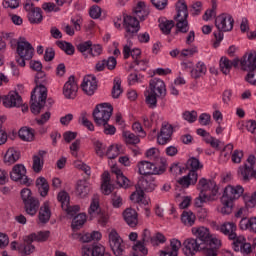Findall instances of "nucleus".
I'll return each instance as SVG.
<instances>
[{
  "label": "nucleus",
  "mask_w": 256,
  "mask_h": 256,
  "mask_svg": "<svg viewBox=\"0 0 256 256\" xmlns=\"http://www.w3.org/2000/svg\"><path fill=\"white\" fill-rule=\"evenodd\" d=\"M88 213L93 219L94 217L98 218L99 223H102V225H107V215L101 210V206L99 204V197L94 196L92 198L90 207L88 209Z\"/></svg>",
  "instance_id": "nucleus-15"
},
{
  "label": "nucleus",
  "mask_w": 256,
  "mask_h": 256,
  "mask_svg": "<svg viewBox=\"0 0 256 256\" xmlns=\"http://www.w3.org/2000/svg\"><path fill=\"white\" fill-rule=\"evenodd\" d=\"M243 193H245V188L241 185H228L225 188V214L230 215L233 213V208L235 207V201L239 200Z\"/></svg>",
  "instance_id": "nucleus-7"
},
{
  "label": "nucleus",
  "mask_w": 256,
  "mask_h": 256,
  "mask_svg": "<svg viewBox=\"0 0 256 256\" xmlns=\"http://www.w3.org/2000/svg\"><path fill=\"white\" fill-rule=\"evenodd\" d=\"M149 15V9L145 5V2H138L134 8V16H124V27L126 29V37H133V35L139 33L141 26L139 20L145 21Z\"/></svg>",
  "instance_id": "nucleus-1"
},
{
  "label": "nucleus",
  "mask_w": 256,
  "mask_h": 256,
  "mask_svg": "<svg viewBox=\"0 0 256 256\" xmlns=\"http://www.w3.org/2000/svg\"><path fill=\"white\" fill-rule=\"evenodd\" d=\"M74 166L76 167V169H80V171H83L85 173V175H91V167H89V165L83 163V161L80 160H76L74 162Z\"/></svg>",
  "instance_id": "nucleus-57"
},
{
  "label": "nucleus",
  "mask_w": 256,
  "mask_h": 256,
  "mask_svg": "<svg viewBox=\"0 0 256 256\" xmlns=\"http://www.w3.org/2000/svg\"><path fill=\"white\" fill-rule=\"evenodd\" d=\"M249 73L245 77L247 83L250 85H256V68L248 70Z\"/></svg>",
  "instance_id": "nucleus-62"
},
{
  "label": "nucleus",
  "mask_w": 256,
  "mask_h": 256,
  "mask_svg": "<svg viewBox=\"0 0 256 256\" xmlns=\"http://www.w3.org/2000/svg\"><path fill=\"white\" fill-rule=\"evenodd\" d=\"M33 53H35V49L31 43L22 40L17 43V54L19 57H25V59H33Z\"/></svg>",
  "instance_id": "nucleus-25"
},
{
  "label": "nucleus",
  "mask_w": 256,
  "mask_h": 256,
  "mask_svg": "<svg viewBox=\"0 0 256 256\" xmlns=\"http://www.w3.org/2000/svg\"><path fill=\"white\" fill-rule=\"evenodd\" d=\"M176 16L174 17L176 21V29L179 33L189 32V22L187 17H189V12L187 10V4L185 1H178L176 3Z\"/></svg>",
  "instance_id": "nucleus-10"
},
{
  "label": "nucleus",
  "mask_w": 256,
  "mask_h": 256,
  "mask_svg": "<svg viewBox=\"0 0 256 256\" xmlns=\"http://www.w3.org/2000/svg\"><path fill=\"white\" fill-rule=\"evenodd\" d=\"M82 256H111L105 252V246L99 243L84 244L82 246Z\"/></svg>",
  "instance_id": "nucleus-18"
},
{
  "label": "nucleus",
  "mask_w": 256,
  "mask_h": 256,
  "mask_svg": "<svg viewBox=\"0 0 256 256\" xmlns=\"http://www.w3.org/2000/svg\"><path fill=\"white\" fill-rule=\"evenodd\" d=\"M192 233L195 235L197 241L202 243L206 248L205 256H217L219 248L221 247V240L211 235L208 228L203 226L192 228Z\"/></svg>",
  "instance_id": "nucleus-2"
},
{
  "label": "nucleus",
  "mask_w": 256,
  "mask_h": 256,
  "mask_svg": "<svg viewBox=\"0 0 256 256\" xmlns=\"http://www.w3.org/2000/svg\"><path fill=\"white\" fill-rule=\"evenodd\" d=\"M199 175L195 171H189L186 176H183L177 181L176 187H181L182 189H189L191 185H195L197 183V179Z\"/></svg>",
  "instance_id": "nucleus-27"
},
{
  "label": "nucleus",
  "mask_w": 256,
  "mask_h": 256,
  "mask_svg": "<svg viewBox=\"0 0 256 256\" xmlns=\"http://www.w3.org/2000/svg\"><path fill=\"white\" fill-rule=\"evenodd\" d=\"M31 106L30 109L34 115H39L41 109L45 107L47 103V88L44 85H40L34 89L31 93Z\"/></svg>",
  "instance_id": "nucleus-8"
},
{
  "label": "nucleus",
  "mask_w": 256,
  "mask_h": 256,
  "mask_svg": "<svg viewBox=\"0 0 256 256\" xmlns=\"http://www.w3.org/2000/svg\"><path fill=\"white\" fill-rule=\"evenodd\" d=\"M113 115V106L109 103L98 104L93 111V118L96 125H107Z\"/></svg>",
  "instance_id": "nucleus-11"
},
{
  "label": "nucleus",
  "mask_w": 256,
  "mask_h": 256,
  "mask_svg": "<svg viewBox=\"0 0 256 256\" xmlns=\"http://www.w3.org/2000/svg\"><path fill=\"white\" fill-rule=\"evenodd\" d=\"M140 136L135 135L133 132L130 131H124L123 132V138L125 140V143L127 145H137L141 142V139H139Z\"/></svg>",
  "instance_id": "nucleus-45"
},
{
  "label": "nucleus",
  "mask_w": 256,
  "mask_h": 256,
  "mask_svg": "<svg viewBox=\"0 0 256 256\" xmlns=\"http://www.w3.org/2000/svg\"><path fill=\"white\" fill-rule=\"evenodd\" d=\"M108 239L110 248L112 249L114 255H123V252L125 251V242H123V238L119 236V233H117L116 230H111L108 235Z\"/></svg>",
  "instance_id": "nucleus-14"
},
{
  "label": "nucleus",
  "mask_w": 256,
  "mask_h": 256,
  "mask_svg": "<svg viewBox=\"0 0 256 256\" xmlns=\"http://www.w3.org/2000/svg\"><path fill=\"white\" fill-rule=\"evenodd\" d=\"M24 9L27 12L29 23L39 25V23L43 22V10L41 8L35 7L31 3H26Z\"/></svg>",
  "instance_id": "nucleus-17"
},
{
  "label": "nucleus",
  "mask_w": 256,
  "mask_h": 256,
  "mask_svg": "<svg viewBox=\"0 0 256 256\" xmlns=\"http://www.w3.org/2000/svg\"><path fill=\"white\" fill-rule=\"evenodd\" d=\"M173 135V126L171 124L164 123L160 133L157 136V141L159 145H167L171 141V136Z\"/></svg>",
  "instance_id": "nucleus-26"
},
{
  "label": "nucleus",
  "mask_w": 256,
  "mask_h": 256,
  "mask_svg": "<svg viewBox=\"0 0 256 256\" xmlns=\"http://www.w3.org/2000/svg\"><path fill=\"white\" fill-rule=\"evenodd\" d=\"M123 55H124V59H129L130 57H132L134 61H137V59L141 57V49L139 48L131 49L129 45H125L123 48Z\"/></svg>",
  "instance_id": "nucleus-38"
},
{
  "label": "nucleus",
  "mask_w": 256,
  "mask_h": 256,
  "mask_svg": "<svg viewBox=\"0 0 256 256\" xmlns=\"http://www.w3.org/2000/svg\"><path fill=\"white\" fill-rule=\"evenodd\" d=\"M85 221H87V215L81 213L75 216L72 220V229H79L85 225Z\"/></svg>",
  "instance_id": "nucleus-48"
},
{
  "label": "nucleus",
  "mask_w": 256,
  "mask_h": 256,
  "mask_svg": "<svg viewBox=\"0 0 256 256\" xmlns=\"http://www.w3.org/2000/svg\"><path fill=\"white\" fill-rule=\"evenodd\" d=\"M36 187H38L41 197H47L49 193V183H47V179L39 177L36 180Z\"/></svg>",
  "instance_id": "nucleus-40"
},
{
  "label": "nucleus",
  "mask_w": 256,
  "mask_h": 256,
  "mask_svg": "<svg viewBox=\"0 0 256 256\" xmlns=\"http://www.w3.org/2000/svg\"><path fill=\"white\" fill-rule=\"evenodd\" d=\"M18 135L22 141H33V139H35V130L28 127H22L19 130Z\"/></svg>",
  "instance_id": "nucleus-41"
},
{
  "label": "nucleus",
  "mask_w": 256,
  "mask_h": 256,
  "mask_svg": "<svg viewBox=\"0 0 256 256\" xmlns=\"http://www.w3.org/2000/svg\"><path fill=\"white\" fill-rule=\"evenodd\" d=\"M138 173L140 175H159V170L154 162L141 161L138 163Z\"/></svg>",
  "instance_id": "nucleus-28"
},
{
  "label": "nucleus",
  "mask_w": 256,
  "mask_h": 256,
  "mask_svg": "<svg viewBox=\"0 0 256 256\" xmlns=\"http://www.w3.org/2000/svg\"><path fill=\"white\" fill-rule=\"evenodd\" d=\"M20 195L24 203L26 213L31 216L35 215L37 211H39V199L31 195V189L29 188H23Z\"/></svg>",
  "instance_id": "nucleus-12"
},
{
  "label": "nucleus",
  "mask_w": 256,
  "mask_h": 256,
  "mask_svg": "<svg viewBox=\"0 0 256 256\" xmlns=\"http://www.w3.org/2000/svg\"><path fill=\"white\" fill-rule=\"evenodd\" d=\"M80 147H81V140H76L70 145V151H71L72 157H75L76 159L77 157H79Z\"/></svg>",
  "instance_id": "nucleus-58"
},
{
  "label": "nucleus",
  "mask_w": 256,
  "mask_h": 256,
  "mask_svg": "<svg viewBox=\"0 0 256 256\" xmlns=\"http://www.w3.org/2000/svg\"><path fill=\"white\" fill-rule=\"evenodd\" d=\"M142 241L143 242H137L133 246V256H147V253H149V251L145 248L147 243L150 242L152 245H159L165 243L167 239L165 238V235L159 232L151 237V232H149V230H144L142 234Z\"/></svg>",
  "instance_id": "nucleus-5"
},
{
  "label": "nucleus",
  "mask_w": 256,
  "mask_h": 256,
  "mask_svg": "<svg viewBox=\"0 0 256 256\" xmlns=\"http://www.w3.org/2000/svg\"><path fill=\"white\" fill-rule=\"evenodd\" d=\"M241 66L244 71H249L251 69H256V51L251 50L248 52L241 61Z\"/></svg>",
  "instance_id": "nucleus-30"
},
{
  "label": "nucleus",
  "mask_w": 256,
  "mask_h": 256,
  "mask_svg": "<svg viewBox=\"0 0 256 256\" xmlns=\"http://www.w3.org/2000/svg\"><path fill=\"white\" fill-rule=\"evenodd\" d=\"M56 45L59 47V49H62V51L65 52L66 55L75 54V46H73V44L69 42L58 41L56 42Z\"/></svg>",
  "instance_id": "nucleus-46"
},
{
  "label": "nucleus",
  "mask_w": 256,
  "mask_h": 256,
  "mask_svg": "<svg viewBox=\"0 0 256 256\" xmlns=\"http://www.w3.org/2000/svg\"><path fill=\"white\" fill-rule=\"evenodd\" d=\"M198 121H199L200 125L207 127V125L211 124V115L208 113H202L199 116Z\"/></svg>",
  "instance_id": "nucleus-61"
},
{
  "label": "nucleus",
  "mask_w": 256,
  "mask_h": 256,
  "mask_svg": "<svg viewBox=\"0 0 256 256\" xmlns=\"http://www.w3.org/2000/svg\"><path fill=\"white\" fill-rule=\"evenodd\" d=\"M256 157L251 154L248 156L246 161L238 167L237 174L241 181L245 183L251 181V179H256Z\"/></svg>",
  "instance_id": "nucleus-9"
},
{
  "label": "nucleus",
  "mask_w": 256,
  "mask_h": 256,
  "mask_svg": "<svg viewBox=\"0 0 256 256\" xmlns=\"http://www.w3.org/2000/svg\"><path fill=\"white\" fill-rule=\"evenodd\" d=\"M131 201H134V203H142V205H148L149 202L145 200V192L143 190H140L136 186V192L132 193L130 196Z\"/></svg>",
  "instance_id": "nucleus-44"
},
{
  "label": "nucleus",
  "mask_w": 256,
  "mask_h": 256,
  "mask_svg": "<svg viewBox=\"0 0 256 256\" xmlns=\"http://www.w3.org/2000/svg\"><path fill=\"white\" fill-rule=\"evenodd\" d=\"M103 53V46L100 44H91L89 57H99Z\"/></svg>",
  "instance_id": "nucleus-54"
},
{
  "label": "nucleus",
  "mask_w": 256,
  "mask_h": 256,
  "mask_svg": "<svg viewBox=\"0 0 256 256\" xmlns=\"http://www.w3.org/2000/svg\"><path fill=\"white\" fill-rule=\"evenodd\" d=\"M225 235L228 236L229 241H232L234 251H240L244 256L251 253V244L247 243L244 236H237V224L235 222L225 224Z\"/></svg>",
  "instance_id": "nucleus-4"
},
{
  "label": "nucleus",
  "mask_w": 256,
  "mask_h": 256,
  "mask_svg": "<svg viewBox=\"0 0 256 256\" xmlns=\"http://www.w3.org/2000/svg\"><path fill=\"white\" fill-rule=\"evenodd\" d=\"M145 97L146 105H148L150 109H155L157 107V99H159V96L149 90L145 93Z\"/></svg>",
  "instance_id": "nucleus-47"
},
{
  "label": "nucleus",
  "mask_w": 256,
  "mask_h": 256,
  "mask_svg": "<svg viewBox=\"0 0 256 256\" xmlns=\"http://www.w3.org/2000/svg\"><path fill=\"white\" fill-rule=\"evenodd\" d=\"M78 89L79 86H77L75 76H70L68 81L64 84L63 95L66 97V99H75V97H77Z\"/></svg>",
  "instance_id": "nucleus-22"
},
{
  "label": "nucleus",
  "mask_w": 256,
  "mask_h": 256,
  "mask_svg": "<svg viewBox=\"0 0 256 256\" xmlns=\"http://www.w3.org/2000/svg\"><path fill=\"white\" fill-rule=\"evenodd\" d=\"M17 161H19V152H17L15 148H9L4 155L5 165H13V163H17Z\"/></svg>",
  "instance_id": "nucleus-37"
},
{
  "label": "nucleus",
  "mask_w": 256,
  "mask_h": 256,
  "mask_svg": "<svg viewBox=\"0 0 256 256\" xmlns=\"http://www.w3.org/2000/svg\"><path fill=\"white\" fill-rule=\"evenodd\" d=\"M130 67L131 69H135V71H145L147 69V60L136 59Z\"/></svg>",
  "instance_id": "nucleus-52"
},
{
  "label": "nucleus",
  "mask_w": 256,
  "mask_h": 256,
  "mask_svg": "<svg viewBox=\"0 0 256 256\" xmlns=\"http://www.w3.org/2000/svg\"><path fill=\"white\" fill-rule=\"evenodd\" d=\"M119 156V147L115 145H111L106 149V157L108 159H115Z\"/></svg>",
  "instance_id": "nucleus-56"
},
{
  "label": "nucleus",
  "mask_w": 256,
  "mask_h": 256,
  "mask_svg": "<svg viewBox=\"0 0 256 256\" xmlns=\"http://www.w3.org/2000/svg\"><path fill=\"white\" fill-rule=\"evenodd\" d=\"M96 155L98 157H105L107 155V147L101 142H96Z\"/></svg>",
  "instance_id": "nucleus-59"
},
{
  "label": "nucleus",
  "mask_w": 256,
  "mask_h": 256,
  "mask_svg": "<svg viewBox=\"0 0 256 256\" xmlns=\"http://www.w3.org/2000/svg\"><path fill=\"white\" fill-rule=\"evenodd\" d=\"M197 135L200 137H203V141L207 143V145H210L212 149H215L216 151H221L223 153L225 151V147H223V142L213 136L207 130L199 128L196 131Z\"/></svg>",
  "instance_id": "nucleus-16"
},
{
  "label": "nucleus",
  "mask_w": 256,
  "mask_h": 256,
  "mask_svg": "<svg viewBox=\"0 0 256 256\" xmlns=\"http://www.w3.org/2000/svg\"><path fill=\"white\" fill-rule=\"evenodd\" d=\"M187 167H190V171H194L195 173H197V171H199V169H201L203 165H201L199 159L193 157L187 161Z\"/></svg>",
  "instance_id": "nucleus-53"
},
{
  "label": "nucleus",
  "mask_w": 256,
  "mask_h": 256,
  "mask_svg": "<svg viewBox=\"0 0 256 256\" xmlns=\"http://www.w3.org/2000/svg\"><path fill=\"white\" fill-rule=\"evenodd\" d=\"M215 27L218 29L217 32H214V47L217 49L219 45H221V41H223L224 32H225V14H221L215 19Z\"/></svg>",
  "instance_id": "nucleus-21"
},
{
  "label": "nucleus",
  "mask_w": 256,
  "mask_h": 256,
  "mask_svg": "<svg viewBox=\"0 0 256 256\" xmlns=\"http://www.w3.org/2000/svg\"><path fill=\"white\" fill-rule=\"evenodd\" d=\"M150 92L157 95L158 99H165L167 95V88L165 86V82L159 78H153L150 80Z\"/></svg>",
  "instance_id": "nucleus-20"
},
{
  "label": "nucleus",
  "mask_w": 256,
  "mask_h": 256,
  "mask_svg": "<svg viewBox=\"0 0 256 256\" xmlns=\"http://www.w3.org/2000/svg\"><path fill=\"white\" fill-rule=\"evenodd\" d=\"M4 107H21L23 105V99L17 92H9L8 95L2 98Z\"/></svg>",
  "instance_id": "nucleus-24"
},
{
  "label": "nucleus",
  "mask_w": 256,
  "mask_h": 256,
  "mask_svg": "<svg viewBox=\"0 0 256 256\" xmlns=\"http://www.w3.org/2000/svg\"><path fill=\"white\" fill-rule=\"evenodd\" d=\"M182 117L183 120L188 123H195L197 121V111H185Z\"/></svg>",
  "instance_id": "nucleus-55"
},
{
  "label": "nucleus",
  "mask_w": 256,
  "mask_h": 256,
  "mask_svg": "<svg viewBox=\"0 0 256 256\" xmlns=\"http://www.w3.org/2000/svg\"><path fill=\"white\" fill-rule=\"evenodd\" d=\"M121 93H123V89H121V80L119 78H115L113 89H112V97L114 99H118Z\"/></svg>",
  "instance_id": "nucleus-50"
},
{
  "label": "nucleus",
  "mask_w": 256,
  "mask_h": 256,
  "mask_svg": "<svg viewBox=\"0 0 256 256\" xmlns=\"http://www.w3.org/2000/svg\"><path fill=\"white\" fill-rule=\"evenodd\" d=\"M196 216L191 211H184L181 215V221L186 227H193L195 225Z\"/></svg>",
  "instance_id": "nucleus-42"
},
{
  "label": "nucleus",
  "mask_w": 256,
  "mask_h": 256,
  "mask_svg": "<svg viewBox=\"0 0 256 256\" xmlns=\"http://www.w3.org/2000/svg\"><path fill=\"white\" fill-rule=\"evenodd\" d=\"M38 219L40 223H48L51 219V208L49 207V202H44L40 207Z\"/></svg>",
  "instance_id": "nucleus-34"
},
{
  "label": "nucleus",
  "mask_w": 256,
  "mask_h": 256,
  "mask_svg": "<svg viewBox=\"0 0 256 256\" xmlns=\"http://www.w3.org/2000/svg\"><path fill=\"white\" fill-rule=\"evenodd\" d=\"M91 187L89 186V182L85 180H79L76 187V193L79 197H87L89 195V191Z\"/></svg>",
  "instance_id": "nucleus-39"
},
{
  "label": "nucleus",
  "mask_w": 256,
  "mask_h": 256,
  "mask_svg": "<svg viewBox=\"0 0 256 256\" xmlns=\"http://www.w3.org/2000/svg\"><path fill=\"white\" fill-rule=\"evenodd\" d=\"M239 225L242 231L248 230L252 233H256V217H252L250 219L242 218Z\"/></svg>",
  "instance_id": "nucleus-35"
},
{
  "label": "nucleus",
  "mask_w": 256,
  "mask_h": 256,
  "mask_svg": "<svg viewBox=\"0 0 256 256\" xmlns=\"http://www.w3.org/2000/svg\"><path fill=\"white\" fill-rule=\"evenodd\" d=\"M111 171L113 175L116 177V183L119 185V187H123V189H127L131 187V180L127 178L125 175H123V171L119 169L117 166H113L111 168Z\"/></svg>",
  "instance_id": "nucleus-29"
},
{
  "label": "nucleus",
  "mask_w": 256,
  "mask_h": 256,
  "mask_svg": "<svg viewBox=\"0 0 256 256\" xmlns=\"http://www.w3.org/2000/svg\"><path fill=\"white\" fill-rule=\"evenodd\" d=\"M243 155L244 153L242 150H235L231 156L232 163H236V164L241 163V161L243 160Z\"/></svg>",
  "instance_id": "nucleus-60"
},
{
  "label": "nucleus",
  "mask_w": 256,
  "mask_h": 256,
  "mask_svg": "<svg viewBox=\"0 0 256 256\" xmlns=\"http://www.w3.org/2000/svg\"><path fill=\"white\" fill-rule=\"evenodd\" d=\"M81 88L86 95H94L97 91V78L94 75L85 76Z\"/></svg>",
  "instance_id": "nucleus-23"
},
{
  "label": "nucleus",
  "mask_w": 256,
  "mask_h": 256,
  "mask_svg": "<svg viewBox=\"0 0 256 256\" xmlns=\"http://www.w3.org/2000/svg\"><path fill=\"white\" fill-rule=\"evenodd\" d=\"M159 27L162 33H165V35H169V33H171V29L175 27V22H173V20H166L165 22H161Z\"/></svg>",
  "instance_id": "nucleus-51"
},
{
  "label": "nucleus",
  "mask_w": 256,
  "mask_h": 256,
  "mask_svg": "<svg viewBox=\"0 0 256 256\" xmlns=\"http://www.w3.org/2000/svg\"><path fill=\"white\" fill-rule=\"evenodd\" d=\"M123 218L129 227H137V223H139L137 211L133 208H127L123 212Z\"/></svg>",
  "instance_id": "nucleus-32"
},
{
  "label": "nucleus",
  "mask_w": 256,
  "mask_h": 256,
  "mask_svg": "<svg viewBox=\"0 0 256 256\" xmlns=\"http://www.w3.org/2000/svg\"><path fill=\"white\" fill-rule=\"evenodd\" d=\"M207 73V66L205 62L199 61L194 68L190 70V75L192 79H201L203 75Z\"/></svg>",
  "instance_id": "nucleus-33"
},
{
  "label": "nucleus",
  "mask_w": 256,
  "mask_h": 256,
  "mask_svg": "<svg viewBox=\"0 0 256 256\" xmlns=\"http://www.w3.org/2000/svg\"><path fill=\"white\" fill-rule=\"evenodd\" d=\"M182 251L185 256H195L199 251H203L205 256V251L207 248L203 246V243H200L199 240L194 238H187L182 244Z\"/></svg>",
  "instance_id": "nucleus-13"
},
{
  "label": "nucleus",
  "mask_w": 256,
  "mask_h": 256,
  "mask_svg": "<svg viewBox=\"0 0 256 256\" xmlns=\"http://www.w3.org/2000/svg\"><path fill=\"white\" fill-rule=\"evenodd\" d=\"M57 199L59 203H61L62 209H67V206L69 205L70 201L69 193H67L66 191H61L58 194Z\"/></svg>",
  "instance_id": "nucleus-49"
},
{
  "label": "nucleus",
  "mask_w": 256,
  "mask_h": 256,
  "mask_svg": "<svg viewBox=\"0 0 256 256\" xmlns=\"http://www.w3.org/2000/svg\"><path fill=\"white\" fill-rule=\"evenodd\" d=\"M49 231H40L38 233H32L29 236H26L23 242L18 243L13 241L11 243L12 251H18L21 255H31L35 251V246H33V241L43 242L49 239Z\"/></svg>",
  "instance_id": "nucleus-3"
},
{
  "label": "nucleus",
  "mask_w": 256,
  "mask_h": 256,
  "mask_svg": "<svg viewBox=\"0 0 256 256\" xmlns=\"http://www.w3.org/2000/svg\"><path fill=\"white\" fill-rule=\"evenodd\" d=\"M92 41L91 40H87L84 42L79 43L76 47L77 50L79 51V53H81L83 55V57H85V59H87V57H89L90 53H91V45H92Z\"/></svg>",
  "instance_id": "nucleus-43"
},
{
  "label": "nucleus",
  "mask_w": 256,
  "mask_h": 256,
  "mask_svg": "<svg viewBox=\"0 0 256 256\" xmlns=\"http://www.w3.org/2000/svg\"><path fill=\"white\" fill-rule=\"evenodd\" d=\"M112 205L116 209H119V207L123 205V198H121V195H119L118 193L112 194Z\"/></svg>",
  "instance_id": "nucleus-64"
},
{
  "label": "nucleus",
  "mask_w": 256,
  "mask_h": 256,
  "mask_svg": "<svg viewBox=\"0 0 256 256\" xmlns=\"http://www.w3.org/2000/svg\"><path fill=\"white\" fill-rule=\"evenodd\" d=\"M102 193L104 195H110L113 191V184H111V177L109 172H104L102 175V185H101Z\"/></svg>",
  "instance_id": "nucleus-36"
},
{
  "label": "nucleus",
  "mask_w": 256,
  "mask_h": 256,
  "mask_svg": "<svg viewBox=\"0 0 256 256\" xmlns=\"http://www.w3.org/2000/svg\"><path fill=\"white\" fill-rule=\"evenodd\" d=\"M136 187L143 191V193H151V191H155V188L157 187V183L152 177H148L146 179H141L138 181Z\"/></svg>",
  "instance_id": "nucleus-31"
},
{
  "label": "nucleus",
  "mask_w": 256,
  "mask_h": 256,
  "mask_svg": "<svg viewBox=\"0 0 256 256\" xmlns=\"http://www.w3.org/2000/svg\"><path fill=\"white\" fill-rule=\"evenodd\" d=\"M185 171V167L180 164H172L170 167V173L172 175H181Z\"/></svg>",
  "instance_id": "nucleus-63"
},
{
  "label": "nucleus",
  "mask_w": 256,
  "mask_h": 256,
  "mask_svg": "<svg viewBox=\"0 0 256 256\" xmlns=\"http://www.w3.org/2000/svg\"><path fill=\"white\" fill-rule=\"evenodd\" d=\"M198 191H200L199 199L200 203H205V201H215L217 193H219V187L215 181L201 178L197 185Z\"/></svg>",
  "instance_id": "nucleus-6"
},
{
  "label": "nucleus",
  "mask_w": 256,
  "mask_h": 256,
  "mask_svg": "<svg viewBox=\"0 0 256 256\" xmlns=\"http://www.w3.org/2000/svg\"><path fill=\"white\" fill-rule=\"evenodd\" d=\"M10 179L12 181H19L21 185H29V178L27 177V169L22 164H16L10 172Z\"/></svg>",
  "instance_id": "nucleus-19"
}]
</instances>
